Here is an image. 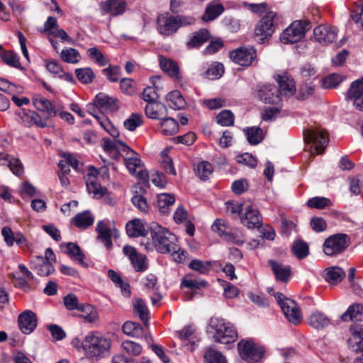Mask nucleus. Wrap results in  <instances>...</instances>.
<instances>
[{
	"mask_svg": "<svg viewBox=\"0 0 363 363\" xmlns=\"http://www.w3.org/2000/svg\"><path fill=\"white\" fill-rule=\"evenodd\" d=\"M150 238H145L141 242L147 250L152 251L155 249L163 254L178 250L176 236L167 228L155 223L150 228Z\"/></svg>",
	"mask_w": 363,
	"mask_h": 363,
	"instance_id": "1",
	"label": "nucleus"
},
{
	"mask_svg": "<svg viewBox=\"0 0 363 363\" xmlns=\"http://www.w3.org/2000/svg\"><path fill=\"white\" fill-rule=\"evenodd\" d=\"M111 341L99 333H90L81 342V348L85 356L98 360L108 353Z\"/></svg>",
	"mask_w": 363,
	"mask_h": 363,
	"instance_id": "2",
	"label": "nucleus"
},
{
	"mask_svg": "<svg viewBox=\"0 0 363 363\" xmlns=\"http://www.w3.org/2000/svg\"><path fill=\"white\" fill-rule=\"evenodd\" d=\"M208 330L210 333H213L214 340L221 344L228 345L234 342L238 337L232 324L218 317L211 318Z\"/></svg>",
	"mask_w": 363,
	"mask_h": 363,
	"instance_id": "3",
	"label": "nucleus"
},
{
	"mask_svg": "<svg viewBox=\"0 0 363 363\" xmlns=\"http://www.w3.org/2000/svg\"><path fill=\"white\" fill-rule=\"evenodd\" d=\"M157 22L158 32L161 35L169 36L176 33L181 27L194 24L195 19L191 16L183 15L160 14L157 17Z\"/></svg>",
	"mask_w": 363,
	"mask_h": 363,
	"instance_id": "4",
	"label": "nucleus"
},
{
	"mask_svg": "<svg viewBox=\"0 0 363 363\" xmlns=\"http://www.w3.org/2000/svg\"><path fill=\"white\" fill-rule=\"evenodd\" d=\"M277 20V13L269 11L258 21L255 29V35L257 41L263 43L265 39L272 36L275 30Z\"/></svg>",
	"mask_w": 363,
	"mask_h": 363,
	"instance_id": "5",
	"label": "nucleus"
},
{
	"mask_svg": "<svg viewBox=\"0 0 363 363\" xmlns=\"http://www.w3.org/2000/svg\"><path fill=\"white\" fill-rule=\"evenodd\" d=\"M310 28L309 23L303 21H294L282 33L280 40L283 43H295L301 40Z\"/></svg>",
	"mask_w": 363,
	"mask_h": 363,
	"instance_id": "6",
	"label": "nucleus"
},
{
	"mask_svg": "<svg viewBox=\"0 0 363 363\" xmlns=\"http://www.w3.org/2000/svg\"><path fill=\"white\" fill-rule=\"evenodd\" d=\"M274 297L288 320L294 324L299 323L302 316L296 303L281 293L275 294Z\"/></svg>",
	"mask_w": 363,
	"mask_h": 363,
	"instance_id": "7",
	"label": "nucleus"
},
{
	"mask_svg": "<svg viewBox=\"0 0 363 363\" xmlns=\"http://www.w3.org/2000/svg\"><path fill=\"white\" fill-rule=\"evenodd\" d=\"M64 304L67 310H77L84 313L82 317L87 322L92 323L96 319L94 307L90 304L80 303L74 294H69L65 296Z\"/></svg>",
	"mask_w": 363,
	"mask_h": 363,
	"instance_id": "8",
	"label": "nucleus"
},
{
	"mask_svg": "<svg viewBox=\"0 0 363 363\" xmlns=\"http://www.w3.org/2000/svg\"><path fill=\"white\" fill-rule=\"evenodd\" d=\"M350 238L345 234H336L327 238L323 244V251L328 256L342 252L348 246Z\"/></svg>",
	"mask_w": 363,
	"mask_h": 363,
	"instance_id": "9",
	"label": "nucleus"
},
{
	"mask_svg": "<svg viewBox=\"0 0 363 363\" xmlns=\"http://www.w3.org/2000/svg\"><path fill=\"white\" fill-rule=\"evenodd\" d=\"M238 347L241 358L250 363L258 362L264 352L262 347L257 346L251 340L240 341Z\"/></svg>",
	"mask_w": 363,
	"mask_h": 363,
	"instance_id": "10",
	"label": "nucleus"
},
{
	"mask_svg": "<svg viewBox=\"0 0 363 363\" xmlns=\"http://www.w3.org/2000/svg\"><path fill=\"white\" fill-rule=\"evenodd\" d=\"M230 58L235 63L244 67L252 65L257 58V50L253 47H240L229 54Z\"/></svg>",
	"mask_w": 363,
	"mask_h": 363,
	"instance_id": "11",
	"label": "nucleus"
},
{
	"mask_svg": "<svg viewBox=\"0 0 363 363\" xmlns=\"http://www.w3.org/2000/svg\"><path fill=\"white\" fill-rule=\"evenodd\" d=\"M306 142L311 143L317 154H322L328 143L327 133L322 129H309L303 133Z\"/></svg>",
	"mask_w": 363,
	"mask_h": 363,
	"instance_id": "12",
	"label": "nucleus"
},
{
	"mask_svg": "<svg viewBox=\"0 0 363 363\" xmlns=\"http://www.w3.org/2000/svg\"><path fill=\"white\" fill-rule=\"evenodd\" d=\"M20 118V123L26 127L30 128L35 125L38 128L48 126L46 118H43L38 113L29 109H21L16 113Z\"/></svg>",
	"mask_w": 363,
	"mask_h": 363,
	"instance_id": "13",
	"label": "nucleus"
},
{
	"mask_svg": "<svg viewBox=\"0 0 363 363\" xmlns=\"http://www.w3.org/2000/svg\"><path fill=\"white\" fill-rule=\"evenodd\" d=\"M244 214L240 216L242 225L249 229L259 228L262 225V218L259 211L252 205H247Z\"/></svg>",
	"mask_w": 363,
	"mask_h": 363,
	"instance_id": "14",
	"label": "nucleus"
},
{
	"mask_svg": "<svg viewBox=\"0 0 363 363\" xmlns=\"http://www.w3.org/2000/svg\"><path fill=\"white\" fill-rule=\"evenodd\" d=\"M257 96L260 101L269 104H277L281 100L278 89L272 84L259 86Z\"/></svg>",
	"mask_w": 363,
	"mask_h": 363,
	"instance_id": "15",
	"label": "nucleus"
},
{
	"mask_svg": "<svg viewBox=\"0 0 363 363\" xmlns=\"http://www.w3.org/2000/svg\"><path fill=\"white\" fill-rule=\"evenodd\" d=\"M347 98L352 101L357 109L363 111V77L351 84Z\"/></svg>",
	"mask_w": 363,
	"mask_h": 363,
	"instance_id": "16",
	"label": "nucleus"
},
{
	"mask_svg": "<svg viewBox=\"0 0 363 363\" xmlns=\"http://www.w3.org/2000/svg\"><path fill=\"white\" fill-rule=\"evenodd\" d=\"M18 326L24 334H30L36 328L38 318L35 313L31 311H25L18 315Z\"/></svg>",
	"mask_w": 363,
	"mask_h": 363,
	"instance_id": "17",
	"label": "nucleus"
},
{
	"mask_svg": "<svg viewBox=\"0 0 363 363\" xmlns=\"http://www.w3.org/2000/svg\"><path fill=\"white\" fill-rule=\"evenodd\" d=\"M337 30L335 27H327L320 25L315 28L313 30L314 39L323 45H327L333 42L337 36Z\"/></svg>",
	"mask_w": 363,
	"mask_h": 363,
	"instance_id": "18",
	"label": "nucleus"
},
{
	"mask_svg": "<svg viewBox=\"0 0 363 363\" xmlns=\"http://www.w3.org/2000/svg\"><path fill=\"white\" fill-rule=\"evenodd\" d=\"M33 104L37 110L46 113V122L49 118L57 116V111L53 104L42 96H35L33 98Z\"/></svg>",
	"mask_w": 363,
	"mask_h": 363,
	"instance_id": "19",
	"label": "nucleus"
},
{
	"mask_svg": "<svg viewBox=\"0 0 363 363\" xmlns=\"http://www.w3.org/2000/svg\"><path fill=\"white\" fill-rule=\"evenodd\" d=\"M1 235L9 247H12L14 243H16L20 247L26 245L27 240L24 235L20 232L14 233L9 226H4L1 229Z\"/></svg>",
	"mask_w": 363,
	"mask_h": 363,
	"instance_id": "20",
	"label": "nucleus"
},
{
	"mask_svg": "<svg viewBox=\"0 0 363 363\" xmlns=\"http://www.w3.org/2000/svg\"><path fill=\"white\" fill-rule=\"evenodd\" d=\"M30 267L40 276H49L55 268L50 262L45 261L42 256H36L30 261Z\"/></svg>",
	"mask_w": 363,
	"mask_h": 363,
	"instance_id": "21",
	"label": "nucleus"
},
{
	"mask_svg": "<svg viewBox=\"0 0 363 363\" xmlns=\"http://www.w3.org/2000/svg\"><path fill=\"white\" fill-rule=\"evenodd\" d=\"M126 232L128 236L132 238L145 237L150 234V230L146 228L145 223L141 219L135 218L130 220L126 224Z\"/></svg>",
	"mask_w": 363,
	"mask_h": 363,
	"instance_id": "22",
	"label": "nucleus"
},
{
	"mask_svg": "<svg viewBox=\"0 0 363 363\" xmlns=\"http://www.w3.org/2000/svg\"><path fill=\"white\" fill-rule=\"evenodd\" d=\"M145 111L148 118L155 120L162 119L168 114L167 106L157 101L147 104Z\"/></svg>",
	"mask_w": 363,
	"mask_h": 363,
	"instance_id": "23",
	"label": "nucleus"
},
{
	"mask_svg": "<svg viewBox=\"0 0 363 363\" xmlns=\"http://www.w3.org/2000/svg\"><path fill=\"white\" fill-rule=\"evenodd\" d=\"M307 323L313 328L322 330L331 324V320L324 313L315 311L308 317Z\"/></svg>",
	"mask_w": 363,
	"mask_h": 363,
	"instance_id": "24",
	"label": "nucleus"
},
{
	"mask_svg": "<svg viewBox=\"0 0 363 363\" xmlns=\"http://www.w3.org/2000/svg\"><path fill=\"white\" fill-rule=\"evenodd\" d=\"M277 81L279 86L278 91L280 96L283 95L286 97H290L295 94V83L289 76L287 74L278 75Z\"/></svg>",
	"mask_w": 363,
	"mask_h": 363,
	"instance_id": "25",
	"label": "nucleus"
},
{
	"mask_svg": "<svg viewBox=\"0 0 363 363\" xmlns=\"http://www.w3.org/2000/svg\"><path fill=\"white\" fill-rule=\"evenodd\" d=\"M125 8L126 4L124 0H107L101 6L103 13L112 16L123 13Z\"/></svg>",
	"mask_w": 363,
	"mask_h": 363,
	"instance_id": "26",
	"label": "nucleus"
},
{
	"mask_svg": "<svg viewBox=\"0 0 363 363\" xmlns=\"http://www.w3.org/2000/svg\"><path fill=\"white\" fill-rule=\"evenodd\" d=\"M268 264L273 271L276 278L283 282L288 281L291 275V267L289 265H285L281 262L276 260L270 259L268 261Z\"/></svg>",
	"mask_w": 363,
	"mask_h": 363,
	"instance_id": "27",
	"label": "nucleus"
},
{
	"mask_svg": "<svg viewBox=\"0 0 363 363\" xmlns=\"http://www.w3.org/2000/svg\"><path fill=\"white\" fill-rule=\"evenodd\" d=\"M343 321H363V305L354 303L341 315Z\"/></svg>",
	"mask_w": 363,
	"mask_h": 363,
	"instance_id": "28",
	"label": "nucleus"
},
{
	"mask_svg": "<svg viewBox=\"0 0 363 363\" xmlns=\"http://www.w3.org/2000/svg\"><path fill=\"white\" fill-rule=\"evenodd\" d=\"M160 65L161 69L171 77L179 79L181 76L178 65L171 59L160 56Z\"/></svg>",
	"mask_w": 363,
	"mask_h": 363,
	"instance_id": "29",
	"label": "nucleus"
},
{
	"mask_svg": "<svg viewBox=\"0 0 363 363\" xmlns=\"http://www.w3.org/2000/svg\"><path fill=\"white\" fill-rule=\"evenodd\" d=\"M96 231L98 233V239L101 240L107 248L112 247L111 229L105 220L98 222Z\"/></svg>",
	"mask_w": 363,
	"mask_h": 363,
	"instance_id": "30",
	"label": "nucleus"
},
{
	"mask_svg": "<svg viewBox=\"0 0 363 363\" xmlns=\"http://www.w3.org/2000/svg\"><path fill=\"white\" fill-rule=\"evenodd\" d=\"M94 102L99 108L106 111H114L118 109L116 99L103 93H99L96 96Z\"/></svg>",
	"mask_w": 363,
	"mask_h": 363,
	"instance_id": "31",
	"label": "nucleus"
},
{
	"mask_svg": "<svg viewBox=\"0 0 363 363\" xmlns=\"http://www.w3.org/2000/svg\"><path fill=\"white\" fill-rule=\"evenodd\" d=\"M94 218L89 211L77 213L72 219V223L79 229H86L93 225Z\"/></svg>",
	"mask_w": 363,
	"mask_h": 363,
	"instance_id": "32",
	"label": "nucleus"
},
{
	"mask_svg": "<svg viewBox=\"0 0 363 363\" xmlns=\"http://www.w3.org/2000/svg\"><path fill=\"white\" fill-rule=\"evenodd\" d=\"M65 246L67 253L74 261L84 267H88V264L84 261V255L78 245L74 242H68L66 243Z\"/></svg>",
	"mask_w": 363,
	"mask_h": 363,
	"instance_id": "33",
	"label": "nucleus"
},
{
	"mask_svg": "<svg viewBox=\"0 0 363 363\" xmlns=\"http://www.w3.org/2000/svg\"><path fill=\"white\" fill-rule=\"evenodd\" d=\"M166 102L171 108L174 110L182 109L186 106L184 97L177 90L172 91L167 94Z\"/></svg>",
	"mask_w": 363,
	"mask_h": 363,
	"instance_id": "34",
	"label": "nucleus"
},
{
	"mask_svg": "<svg viewBox=\"0 0 363 363\" xmlns=\"http://www.w3.org/2000/svg\"><path fill=\"white\" fill-rule=\"evenodd\" d=\"M160 121V130L164 135H172L178 132L179 125L174 118L167 116Z\"/></svg>",
	"mask_w": 363,
	"mask_h": 363,
	"instance_id": "35",
	"label": "nucleus"
},
{
	"mask_svg": "<svg viewBox=\"0 0 363 363\" xmlns=\"http://www.w3.org/2000/svg\"><path fill=\"white\" fill-rule=\"evenodd\" d=\"M122 330L125 335L136 338L142 337L144 335L143 326L140 323L133 321H126L123 324Z\"/></svg>",
	"mask_w": 363,
	"mask_h": 363,
	"instance_id": "36",
	"label": "nucleus"
},
{
	"mask_svg": "<svg viewBox=\"0 0 363 363\" xmlns=\"http://www.w3.org/2000/svg\"><path fill=\"white\" fill-rule=\"evenodd\" d=\"M175 201L174 197L169 194H160L157 196V208L162 214H168L170 207Z\"/></svg>",
	"mask_w": 363,
	"mask_h": 363,
	"instance_id": "37",
	"label": "nucleus"
},
{
	"mask_svg": "<svg viewBox=\"0 0 363 363\" xmlns=\"http://www.w3.org/2000/svg\"><path fill=\"white\" fill-rule=\"evenodd\" d=\"M160 77L159 76H154L150 78V80L153 86H147L144 89L143 92V99L144 101L148 103L157 101L159 95L156 90V84L160 81Z\"/></svg>",
	"mask_w": 363,
	"mask_h": 363,
	"instance_id": "38",
	"label": "nucleus"
},
{
	"mask_svg": "<svg viewBox=\"0 0 363 363\" xmlns=\"http://www.w3.org/2000/svg\"><path fill=\"white\" fill-rule=\"evenodd\" d=\"M345 276L343 269L338 267H331L325 269V280L331 284L340 282Z\"/></svg>",
	"mask_w": 363,
	"mask_h": 363,
	"instance_id": "39",
	"label": "nucleus"
},
{
	"mask_svg": "<svg viewBox=\"0 0 363 363\" xmlns=\"http://www.w3.org/2000/svg\"><path fill=\"white\" fill-rule=\"evenodd\" d=\"M0 164L8 166L11 171L18 176L21 175L23 172V166L20 161L18 159L11 157L8 155H4L0 159Z\"/></svg>",
	"mask_w": 363,
	"mask_h": 363,
	"instance_id": "40",
	"label": "nucleus"
},
{
	"mask_svg": "<svg viewBox=\"0 0 363 363\" xmlns=\"http://www.w3.org/2000/svg\"><path fill=\"white\" fill-rule=\"evenodd\" d=\"M209 38L210 34L208 30L206 29H201L193 34L191 39L188 41L187 45L190 48L199 47L206 42Z\"/></svg>",
	"mask_w": 363,
	"mask_h": 363,
	"instance_id": "41",
	"label": "nucleus"
},
{
	"mask_svg": "<svg viewBox=\"0 0 363 363\" xmlns=\"http://www.w3.org/2000/svg\"><path fill=\"white\" fill-rule=\"evenodd\" d=\"M224 11V7L222 4H208L205 10V13L202 16L204 21H213L219 16Z\"/></svg>",
	"mask_w": 363,
	"mask_h": 363,
	"instance_id": "42",
	"label": "nucleus"
},
{
	"mask_svg": "<svg viewBox=\"0 0 363 363\" xmlns=\"http://www.w3.org/2000/svg\"><path fill=\"white\" fill-rule=\"evenodd\" d=\"M350 331L352 335V337L349 340V344L351 347H354V345H356V347L354 349H357V347L361 346L362 342H363V326L361 325H352L350 328Z\"/></svg>",
	"mask_w": 363,
	"mask_h": 363,
	"instance_id": "43",
	"label": "nucleus"
},
{
	"mask_svg": "<svg viewBox=\"0 0 363 363\" xmlns=\"http://www.w3.org/2000/svg\"><path fill=\"white\" fill-rule=\"evenodd\" d=\"M86 184L89 193L93 194L96 198L102 197L107 191L106 188L101 186L96 178L86 179Z\"/></svg>",
	"mask_w": 363,
	"mask_h": 363,
	"instance_id": "44",
	"label": "nucleus"
},
{
	"mask_svg": "<svg viewBox=\"0 0 363 363\" xmlns=\"http://www.w3.org/2000/svg\"><path fill=\"white\" fill-rule=\"evenodd\" d=\"M245 132L247 139L251 145H257L263 140V131L259 127L247 128Z\"/></svg>",
	"mask_w": 363,
	"mask_h": 363,
	"instance_id": "45",
	"label": "nucleus"
},
{
	"mask_svg": "<svg viewBox=\"0 0 363 363\" xmlns=\"http://www.w3.org/2000/svg\"><path fill=\"white\" fill-rule=\"evenodd\" d=\"M134 312L138 313L140 319L145 324L149 319V311L141 298L135 299L133 302Z\"/></svg>",
	"mask_w": 363,
	"mask_h": 363,
	"instance_id": "46",
	"label": "nucleus"
},
{
	"mask_svg": "<svg viewBox=\"0 0 363 363\" xmlns=\"http://www.w3.org/2000/svg\"><path fill=\"white\" fill-rule=\"evenodd\" d=\"M125 157L124 158L125 165L131 174H136L137 169L140 168L141 161L138 157V154L135 152L134 155H131L128 151H125Z\"/></svg>",
	"mask_w": 363,
	"mask_h": 363,
	"instance_id": "47",
	"label": "nucleus"
},
{
	"mask_svg": "<svg viewBox=\"0 0 363 363\" xmlns=\"http://www.w3.org/2000/svg\"><path fill=\"white\" fill-rule=\"evenodd\" d=\"M89 58L100 66H105L108 64V59L96 48L93 47L87 50Z\"/></svg>",
	"mask_w": 363,
	"mask_h": 363,
	"instance_id": "48",
	"label": "nucleus"
},
{
	"mask_svg": "<svg viewBox=\"0 0 363 363\" xmlns=\"http://www.w3.org/2000/svg\"><path fill=\"white\" fill-rule=\"evenodd\" d=\"M292 252L298 259H302L309 254V247L306 242L298 240L293 243Z\"/></svg>",
	"mask_w": 363,
	"mask_h": 363,
	"instance_id": "49",
	"label": "nucleus"
},
{
	"mask_svg": "<svg viewBox=\"0 0 363 363\" xmlns=\"http://www.w3.org/2000/svg\"><path fill=\"white\" fill-rule=\"evenodd\" d=\"M60 57L65 62L76 64L79 62L80 54L76 49L69 48L61 51Z\"/></svg>",
	"mask_w": 363,
	"mask_h": 363,
	"instance_id": "50",
	"label": "nucleus"
},
{
	"mask_svg": "<svg viewBox=\"0 0 363 363\" xmlns=\"http://www.w3.org/2000/svg\"><path fill=\"white\" fill-rule=\"evenodd\" d=\"M343 80V77L338 74H330L321 80V86L324 89H333L337 87Z\"/></svg>",
	"mask_w": 363,
	"mask_h": 363,
	"instance_id": "51",
	"label": "nucleus"
},
{
	"mask_svg": "<svg viewBox=\"0 0 363 363\" xmlns=\"http://www.w3.org/2000/svg\"><path fill=\"white\" fill-rule=\"evenodd\" d=\"M75 74L77 79L83 84L92 82L95 77L94 71L90 67L76 69Z\"/></svg>",
	"mask_w": 363,
	"mask_h": 363,
	"instance_id": "52",
	"label": "nucleus"
},
{
	"mask_svg": "<svg viewBox=\"0 0 363 363\" xmlns=\"http://www.w3.org/2000/svg\"><path fill=\"white\" fill-rule=\"evenodd\" d=\"M0 57L6 64L20 69H23L17 55L12 51H6L4 50Z\"/></svg>",
	"mask_w": 363,
	"mask_h": 363,
	"instance_id": "53",
	"label": "nucleus"
},
{
	"mask_svg": "<svg viewBox=\"0 0 363 363\" xmlns=\"http://www.w3.org/2000/svg\"><path fill=\"white\" fill-rule=\"evenodd\" d=\"M211 262L209 261H202L201 259H194L189 264V267L201 274H206L211 268Z\"/></svg>",
	"mask_w": 363,
	"mask_h": 363,
	"instance_id": "54",
	"label": "nucleus"
},
{
	"mask_svg": "<svg viewBox=\"0 0 363 363\" xmlns=\"http://www.w3.org/2000/svg\"><path fill=\"white\" fill-rule=\"evenodd\" d=\"M204 359L206 363H227L225 357L220 352L212 349L206 352Z\"/></svg>",
	"mask_w": 363,
	"mask_h": 363,
	"instance_id": "55",
	"label": "nucleus"
},
{
	"mask_svg": "<svg viewBox=\"0 0 363 363\" xmlns=\"http://www.w3.org/2000/svg\"><path fill=\"white\" fill-rule=\"evenodd\" d=\"M332 203L329 199L325 197L315 196L310 199L307 205L312 208L323 209L325 207L331 206Z\"/></svg>",
	"mask_w": 363,
	"mask_h": 363,
	"instance_id": "56",
	"label": "nucleus"
},
{
	"mask_svg": "<svg viewBox=\"0 0 363 363\" xmlns=\"http://www.w3.org/2000/svg\"><path fill=\"white\" fill-rule=\"evenodd\" d=\"M213 172V167L208 162H201L198 164L196 173L201 180H206Z\"/></svg>",
	"mask_w": 363,
	"mask_h": 363,
	"instance_id": "57",
	"label": "nucleus"
},
{
	"mask_svg": "<svg viewBox=\"0 0 363 363\" xmlns=\"http://www.w3.org/2000/svg\"><path fill=\"white\" fill-rule=\"evenodd\" d=\"M101 145L104 150L105 152H111V151H117V152H125L128 150H123L122 146L118 144L116 140H111L108 138H104L101 140Z\"/></svg>",
	"mask_w": 363,
	"mask_h": 363,
	"instance_id": "58",
	"label": "nucleus"
},
{
	"mask_svg": "<svg viewBox=\"0 0 363 363\" xmlns=\"http://www.w3.org/2000/svg\"><path fill=\"white\" fill-rule=\"evenodd\" d=\"M123 350L130 355L138 356L142 352V347L133 341L125 340L122 343Z\"/></svg>",
	"mask_w": 363,
	"mask_h": 363,
	"instance_id": "59",
	"label": "nucleus"
},
{
	"mask_svg": "<svg viewBox=\"0 0 363 363\" xmlns=\"http://www.w3.org/2000/svg\"><path fill=\"white\" fill-rule=\"evenodd\" d=\"M224 73V67L221 63L211 65L206 71V76L211 79L220 78Z\"/></svg>",
	"mask_w": 363,
	"mask_h": 363,
	"instance_id": "60",
	"label": "nucleus"
},
{
	"mask_svg": "<svg viewBox=\"0 0 363 363\" xmlns=\"http://www.w3.org/2000/svg\"><path fill=\"white\" fill-rule=\"evenodd\" d=\"M217 123L223 126H230L234 123V116L230 111H222L217 116Z\"/></svg>",
	"mask_w": 363,
	"mask_h": 363,
	"instance_id": "61",
	"label": "nucleus"
},
{
	"mask_svg": "<svg viewBox=\"0 0 363 363\" xmlns=\"http://www.w3.org/2000/svg\"><path fill=\"white\" fill-rule=\"evenodd\" d=\"M143 121L141 116L137 113H133L128 119H126L123 125L125 128L130 131L136 129V128L141 125Z\"/></svg>",
	"mask_w": 363,
	"mask_h": 363,
	"instance_id": "62",
	"label": "nucleus"
},
{
	"mask_svg": "<svg viewBox=\"0 0 363 363\" xmlns=\"http://www.w3.org/2000/svg\"><path fill=\"white\" fill-rule=\"evenodd\" d=\"M120 87L122 92L127 95H133L136 91V84L131 79H123Z\"/></svg>",
	"mask_w": 363,
	"mask_h": 363,
	"instance_id": "63",
	"label": "nucleus"
},
{
	"mask_svg": "<svg viewBox=\"0 0 363 363\" xmlns=\"http://www.w3.org/2000/svg\"><path fill=\"white\" fill-rule=\"evenodd\" d=\"M130 262L137 272H143L147 268L146 257L143 255L138 253Z\"/></svg>",
	"mask_w": 363,
	"mask_h": 363,
	"instance_id": "64",
	"label": "nucleus"
}]
</instances>
